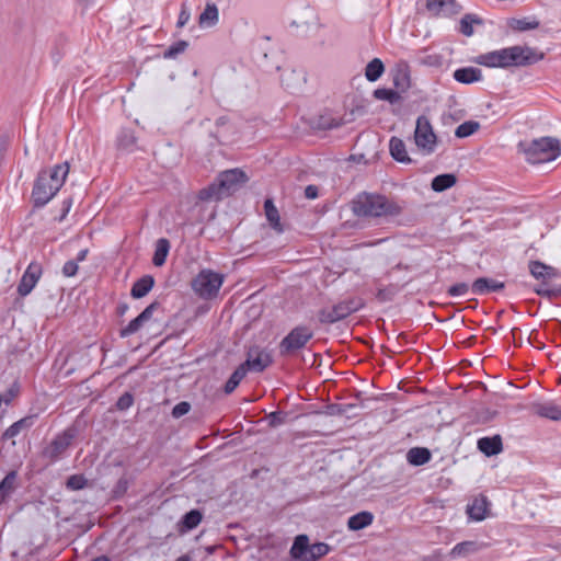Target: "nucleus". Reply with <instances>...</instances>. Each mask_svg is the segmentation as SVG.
<instances>
[{
  "label": "nucleus",
  "mask_w": 561,
  "mask_h": 561,
  "mask_svg": "<svg viewBox=\"0 0 561 561\" xmlns=\"http://www.w3.org/2000/svg\"><path fill=\"white\" fill-rule=\"evenodd\" d=\"M69 173L68 162L42 169L34 181L31 201L34 208L47 205L62 187Z\"/></svg>",
  "instance_id": "obj_1"
},
{
  "label": "nucleus",
  "mask_w": 561,
  "mask_h": 561,
  "mask_svg": "<svg viewBox=\"0 0 561 561\" xmlns=\"http://www.w3.org/2000/svg\"><path fill=\"white\" fill-rule=\"evenodd\" d=\"M355 216L364 218L396 217L402 214L403 206L378 193L362 192L351 202Z\"/></svg>",
  "instance_id": "obj_2"
},
{
  "label": "nucleus",
  "mask_w": 561,
  "mask_h": 561,
  "mask_svg": "<svg viewBox=\"0 0 561 561\" xmlns=\"http://www.w3.org/2000/svg\"><path fill=\"white\" fill-rule=\"evenodd\" d=\"M248 181L249 176L239 168L222 171L211 184L198 192V198L220 201L238 192Z\"/></svg>",
  "instance_id": "obj_3"
},
{
  "label": "nucleus",
  "mask_w": 561,
  "mask_h": 561,
  "mask_svg": "<svg viewBox=\"0 0 561 561\" xmlns=\"http://www.w3.org/2000/svg\"><path fill=\"white\" fill-rule=\"evenodd\" d=\"M517 148L526 161L533 164L553 161L561 154L560 141L552 137L519 141Z\"/></svg>",
  "instance_id": "obj_4"
},
{
  "label": "nucleus",
  "mask_w": 561,
  "mask_h": 561,
  "mask_svg": "<svg viewBox=\"0 0 561 561\" xmlns=\"http://www.w3.org/2000/svg\"><path fill=\"white\" fill-rule=\"evenodd\" d=\"M364 306L359 298H348L339 301L331 308H321L317 312L318 321L321 324H333L346 319Z\"/></svg>",
  "instance_id": "obj_5"
},
{
  "label": "nucleus",
  "mask_w": 561,
  "mask_h": 561,
  "mask_svg": "<svg viewBox=\"0 0 561 561\" xmlns=\"http://www.w3.org/2000/svg\"><path fill=\"white\" fill-rule=\"evenodd\" d=\"M225 275L211 270H202L192 280V288L203 299L217 297Z\"/></svg>",
  "instance_id": "obj_6"
},
{
  "label": "nucleus",
  "mask_w": 561,
  "mask_h": 561,
  "mask_svg": "<svg viewBox=\"0 0 561 561\" xmlns=\"http://www.w3.org/2000/svg\"><path fill=\"white\" fill-rule=\"evenodd\" d=\"M312 337L313 332L307 325H297L293 328L279 342V355L282 357L295 355L297 352L305 348Z\"/></svg>",
  "instance_id": "obj_7"
},
{
  "label": "nucleus",
  "mask_w": 561,
  "mask_h": 561,
  "mask_svg": "<svg viewBox=\"0 0 561 561\" xmlns=\"http://www.w3.org/2000/svg\"><path fill=\"white\" fill-rule=\"evenodd\" d=\"M272 351L266 346L250 344L245 346V360L241 363L251 373H263L273 364Z\"/></svg>",
  "instance_id": "obj_8"
},
{
  "label": "nucleus",
  "mask_w": 561,
  "mask_h": 561,
  "mask_svg": "<svg viewBox=\"0 0 561 561\" xmlns=\"http://www.w3.org/2000/svg\"><path fill=\"white\" fill-rule=\"evenodd\" d=\"M545 54L527 45H515L507 47L506 62L511 67H528L542 60Z\"/></svg>",
  "instance_id": "obj_9"
},
{
  "label": "nucleus",
  "mask_w": 561,
  "mask_h": 561,
  "mask_svg": "<svg viewBox=\"0 0 561 561\" xmlns=\"http://www.w3.org/2000/svg\"><path fill=\"white\" fill-rule=\"evenodd\" d=\"M414 141L417 148L425 154H431L435 151L437 136L425 115H421L416 119Z\"/></svg>",
  "instance_id": "obj_10"
},
{
  "label": "nucleus",
  "mask_w": 561,
  "mask_h": 561,
  "mask_svg": "<svg viewBox=\"0 0 561 561\" xmlns=\"http://www.w3.org/2000/svg\"><path fill=\"white\" fill-rule=\"evenodd\" d=\"M75 437L76 433L71 428H68L56 435L54 439L43 449L42 457L48 459L49 462H56L61 458L64 453L71 445Z\"/></svg>",
  "instance_id": "obj_11"
},
{
  "label": "nucleus",
  "mask_w": 561,
  "mask_h": 561,
  "mask_svg": "<svg viewBox=\"0 0 561 561\" xmlns=\"http://www.w3.org/2000/svg\"><path fill=\"white\" fill-rule=\"evenodd\" d=\"M161 308L162 306L158 300L152 301L135 319L129 321L126 327L119 330V337L125 339L137 333L152 318L153 312Z\"/></svg>",
  "instance_id": "obj_12"
},
{
  "label": "nucleus",
  "mask_w": 561,
  "mask_h": 561,
  "mask_svg": "<svg viewBox=\"0 0 561 561\" xmlns=\"http://www.w3.org/2000/svg\"><path fill=\"white\" fill-rule=\"evenodd\" d=\"M42 273V265L37 262H31L18 285V294L22 297L28 295L38 282Z\"/></svg>",
  "instance_id": "obj_13"
},
{
  "label": "nucleus",
  "mask_w": 561,
  "mask_h": 561,
  "mask_svg": "<svg viewBox=\"0 0 561 561\" xmlns=\"http://www.w3.org/2000/svg\"><path fill=\"white\" fill-rule=\"evenodd\" d=\"M425 8L433 15L451 16L458 14L462 7L456 0H426Z\"/></svg>",
  "instance_id": "obj_14"
},
{
  "label": "nucleus",
  "mask_w": 561,
  "mask_h": 561,
  "mask_svg": "<svg viewBox=\"0 0 561 561\" xmlns=\"http://www.w3.org/2000/svg\"><path fill=\"white\" fill-rule=\"evenodd\" d=\"M41 411V409H38L37 411H34L33 408L30 409L27 415L14 422L3 432L1 439L7 440L13 438L16 435H19L21 431L31 428L35 424Z\"/></svg>",
  "instance_id": "obj_15"
},
{
  "label": "nucleus",
  "mask_w": 561,
  "mask_h": 561,
  "mask_svg": "<svg viewBox=\"0 0 561 561\" xmlns=\"http://www.w3.org/2000/svg\"><path fill=\"white\" fill-rule=\"evenodd\" d=\"M530 274L536 279H541L542 286H548V280L560 276L558 268L547 265L541 261H530L528 264Z\"/></svg>",
  "instance_id": "obj_16"
},
{
  "label": "nucleus",
  "mask_w": 561,
  "mask_h": 561,
  "mask_svg": "<svg viewBox=\"0 0 561 561\" xmlns=\"http://www.w3.org/2000/svg\"><path fill=\"white\" fill-rule=\"evenodd\" d=\"M506 53L507 47L499 50L489 51L486 54H482L476 58V62L478 65L489 67V68H503L507 69L506 62Z\"/></svg>",
  "instance_id": "obj_17"
},
{
  "label": "nucleus",
  "mask_w": 561,
  "mask_h": 561,
  "mask_svg": "<svg viewBox=\"0 0 561 561\" xmlns=\"http://www.w3.org/2000/svg\"><path fill=\"white\" fill-rule=\"evenodd\" d=\"M505 288V283L489 277H479L473 280L471 291L476 295L499 293Z\"/></svg>",
  "instance_id": "obj_18"
},
{
  "label": "nucleus",
  "mask_w": 561,
  "mask_h": 561,
  "mask_svg": "<svg viewBox=\"0 0 561 561\" xmlns=\"http://www.w3.org/2000/svg\"><path fill=\"white\" fill-rule=\"evenodd\" d=\"M477 447L486 457L499 455L503 450L502 437L499 434L478 439Z\"/></svg>",
  "instance_id": "obj_19"
},
{
  "label": "nucleus",
  "mask_w": 561,
  "mask_h": 561,
  "mask_svg": "<svg viewBox=\"0 0 561 561\" xmlns=\"http://www.w3.org/2000/svg\"><path fill=\"white\" fill-rule=\"evenodd\" d=\"M531 410L540 417L561 421V404L554 402L534 403Z\"/></svg>",
  "instance_id": "obj_20"
},
{
  "label": "nucleus",
  "mask_w": 561,
  "mask_h": 561,
  "mask_svg": "<svg viewBox=\"0 0 561 561\" xmlns=\"http://www.w3.org/2000/svg\"><path fill=\"white\" fill-rule=\"evenodd\" d=\"M490 502L486 496L480 495L476 497L471 504L467 506L469 518L481 522L485 519Z\"/></svg>",
  "instance_id": "obj_21"
},
{
  "label": "nucleus",
  "mask_w": 561,
  "mask_h": 561,
  "mask_svg": "<svg viewBox=\"0 0 561 561\" xmlns=\"http://www.w3.org/2000/svg\"><path fill=\"white\" fill-rule=\"evenodd\" d=\"M156 284L154 277L146 274L138 278L131 286L130 296L134 299H140L147 296Z\"/></svg>",
  "instance_id": "obj_22"
},
{
  "label": "nucleus",
  "mask_w": 561,
  "mask_h": 561,
  "mask_svg": "<svg viewBox=\"0 0 561 561\" xmlns=\"http://www.w3.org/2000/svg\"><path fill=\"white\" fill-rule=\"evenodd\" d=\"M202 519L203 513L199 510L193 508L186 512L178 524L179 531L185 534L193 530L201 524Z\"/></svg>",
  "instance_id": "obj_23"
},
{
  "label": "nucleus",
  "mask_w": 561,
  "mask_h": 561,
  "mask_svg": "<svg viewBox=\"0 0 561 561\" xmlns=\"http://www.w3.org/2000/svg\"><path fill=\"white\" fill-rule=\"evenodd\" d=\"M453 77L459 83L471 84L482 79V71L476 67H462L456 69Z\"/></svg>",
  "instance_id": "obj_24"
},
{
  "label": "nucleus",
  "mask_w": 561,
  "mask_h": 561,
  "mask_svg": "<svg viewBox=\"0 0 561 561\" xmlns=\"http://www.w3.org/2000/svg\"><path fill=\"white\" fill-rule=\"evenodd\" d=\"M389 151L390 156L393 160L400 163H412L413 160L409 157L407 152L405 144L402 139L398 137H391L389 141Z\"/></svg>",
  "instance_id": "obj_25"
},
{
  "label": "nucleus",
  "mask_w": 561,
  "mask_h": 561,
  "mask_svg": "<svg viewBox=\"0 0 561 561\" xmlns=\"http://www.w3.org/2000/svg\"><path fill=\"white\" fill-rule=\"evenodd\" d=\"M116 147L125 152H134L137 149V138L134 130L123 128L116 137Z\"/></svg>",
  "instance_id": "obj_26"
},
{
  "label": "nucleus",
  "mask_w": 561,
  "mask_h": 561,
  "mask_svg": "<svg viewBox=\"0 0 561 561\" xmlns=\"http://www.w3.org/2000/svg\"><path fill=\"white\" fill-rule=\"evenodd\" d=\"M407 461L413 467L423 466L432 459V453L426 447H412L407 453Z\"/></svg>",
  "instance_id": "obj_27"
},
{
  "label": "nucleus",
  "mask_w": 561,
  "mask_h": 561,
  "mask_svg": "<svg viewBox=\"0 0 561 561\" xmlns=\"http://www.w3.org/2000/svg\"><path fill=\"white\" fill-rule=\"evenodd\" d=\"M309 538L307 535H298L294 542H293V546L290 548V557L294 559V560H298V561H306L307 560V556H308V552H309Z\"/></svg>",
  "instance_id": "obj_28"
},
{
  "label": "nucleus",
  "mask_w": 561,
  "mask_h": 561,
  "mask_svg": "<svg viewBox=\"0 0 561 561\" xmlns=\"http://www.w3.org/2000/svg\"><path fill=\"white\" fill-rule=\"evenodd\" d=\"M18 471L11 470L0 481V505L5 503L16 489Z\"/></svg>",
  "instance_id": "obj_29"
},
{
  "label": "nucleus",
  "mask_w": 561,
  "mask_h": 561,
  "mask_svg": "<svg viewBox=\"0 0 561 561\" xmlns=\"http://www.w3.org/2000/svg\"><path fill=\"white\" fill-rule=\"evenodd\" d=\"M171 243L167 238H160L156 241V248L152 256V264L157 267L164 265Z\"/></svg>",
  "instance_id": "obj_30"
},
{
  "label": "nucleus",
  "mask_w": 561,
  "mask_h": 561,
  "mask_svg": "<svg viewBox=\"0 0 561 561\" xmlns=\"http://www.w3.org/2000/svg\"><path fill=\"white\" fill-rule=\"evenodd\" d=\"M264 211H265L266 219L268 220L271 227L274 230H276L277 232H283L284 227L280 224L279 213H278V209L276 208V206L274 205V202L272 198H266L264 201Z\"/></svg>",
  "instance_id": "obj_31"
},
{
  "label": "nucleus",
  "mask_w": 561,
  "mask_h": 561,
  "mask_svg": "<svg viewBox=\"0 0 561 561\" xmlns=\"http://www.w3.org/2000/svg\"><path fill=\"white\" fill-rule=\"evenodd\" d=\"M374 520V515L370 512L362 511L352 515L347 520V527L351 530L357 531L369 526Z\"/></svg>",
  "instance_id": "obj_32"
},
{
  "label": "nucleus",
  "mask_w": 561,
  "mask_h": 561,
  "mask_svg": "<svg viewBox=\"0 0 561 561\" xmlns=\"http://www.w3.org/2000/svg\"><path fill=\"white\" fill-rule=\"evenodd\" d=\"M457 183V178L453 173H443L433 178L431 187L434 192L440 193L450 187H453Z\"/></svg>",
  "instance_id": "obj_33"
},
{
  "label": "nucleus",
  "mask_w": 561,
  "mask_h": 561,
  "mask_svg": "<svg viewBox=\"0 0 561 561\" xmlns=\"http://www.w3.org/2000/svg\"><path fill=\"white\" fill-rule=\"evenodd\" d=\"M392 83L399 93L405 92L411 85V78L408 68H398L393 71Z\"/></svg>",
  "instance_id": "obj_34"
},
{
  "label": "nucleus",
  "mask_w": 561,
  "mask_h": 561,
  "mask_svg": "<svg viewBox=\"0 0 561 561\" xmlns=\"http://www.w3.org/2000/svg\"><path fill=\"white\" fill-rule=\"evenodd\" d=\"M344 124L342 118L333 117L331 114L319 115L313 121V128L320 130H329L333 128H337Z\"/></svg>",
  "instance_id": "obj_35"
},
{
  "label": "nucleus",
  "mask_w": 561,
  "mask_h": 561,
  "mask_svg": "<svg viewBox=\"0 0 561 561\" xmlns=\"http://www.w3.org/2000/svg\"><path fill=\"white\" fill-rule=\"evenodd\" d=\"M249 371L243 367L242 364H240L234 371L230 375L228 380L226 381L224 386V391L226 394L232 393L237 387L240 385L242 379L247 376Z\"/></svg>",
  "instance_id": "obj_36"
},
{
  "label": "nucleus",
  "mask_w": 561,
  "mask_h": 561,
  "mask_svg": "<svg viewBox=\"0 0 561 561\" xmlns=\"http://www.w3.org/2000/svg\"><path fill=\"white\" fill-rule=\"evenodd\" d=\"M198 23L201 26H214L218 23V8L215 3H207L201 13Z\"/></svg>",
  "instance_id": "obj_37"
},
{
  "label": "nucleus",
  "mask_w": 561,
  "mask_h": 561,
  "mask_svg": "<svg viewBox=\"0 0 561 561\" xmlns=\"http://www.w3.org/2000/svg\"><path fill=\"white\" fill-rule=\"evenodd\" d=\"M385 72V65L379 58L370 60L365 68V77L369 82L377 81Z\"/></svg>",
  "instance_id": "obj_38"
},
{
  "label": "nucleus",
  "mask_w": 561,
  "mask_h": 561,
  "mask_svg": "<svg viewBox=\"0 0 561 561\" xmlns=\"http://www.w3.org/2000/svg\"><path fill=\"white\" fill-rule=\"evenodd\" d=\"M356 408L355 403H329L324 407L323 411H317V414H325L329 416H335V415H344L350 413L353 409Z\"/></svg>",
  "instance_id": "obj_39"
},
{
  "label": "nucleus",
  "mask_w": 561,
  "mask_h": 561,
  "mask_svg": "<svg viewBox=\"0 0 561 561\" xmlns=\"http://www.w3.org/2000/svg\"><path fill=\"white\" fill-rule=\"evenodd\" d=\"M472 24L482 25L483 20L478 16L477 14L467 13L465 14L460 20V33L465 36H471L473 35V27Z\"/></svg>",
  "instance_id": "obj_40"
},
{
  "label": "nucleus",
  "mask_w": 561,
  "mask_h": 561,
  "mask_svg": "<svg viewBox=\"0 0 561 561\" xmlns=\"http://www.w3.org/2000/svg\"><path fill=\"white\" fill-rule=\"evenodd\" d=\"M507 25L516 32H525L529 30L538 28L540 23L537 20L528 21L526 18L524 19H508Z\"/></svg>",
  "instance_id": "obj_41"
},
{
  "label": "nucleus",
  "mask_w": 561,
  "mask_h": 561,
  "mask_svg": "<svg viewBox=\"0 0 561 561\" xmlns=\"http://www.w3.org/2000/svg\"><path fill=\"white\" fill-rule=\"evenodd\" d=\"M479 550V545L476 541H462L457 543L453 549L450 554L453 557H467L472 554Z\"/></svg>",
  "instance_id": "obj_42"
},
{
  "label": "nucleus",
  "mask_w": 561,
  "mask_h": 561,
  "mask_svg": "<svg viewBox=\"0 0 561 561\" xmlns=\"http://www.w3.org/2000/svg\"><path fill=\"white\" fill-rule=\"evenodd\" d=\"M373 95L377 100L388 101L390 104H397L401 101V95L398 91L388 89V88H379L373 92Z\"/></svg>",
  "instance_id": "obj_43"
},
{
  "label": "nucleus",
  "mask_w": 561,
  "mask_h": 561,
  "mask_svg": "<svg viewBox=\"0 0 561 561\" xmlns=\"http://www.w3.org/2000/svg\"><path fill=\"white\" fill-rule=\"evenodd\" d=\"M401 287L397 284H389L386 287L379 288L376 293V299L379 302H388L399 294Z\"/></svg>",
  "instance_id": "obj_44"
},
{
  "label": "nucleus",
  "mask_w": 561,
  "mask_h": 561,
  "mask_svg": "<svg viewBox=\"0 0 561 561\" xmlns=\"http://www.w3.org/2000/svg\"><path fill=\"white\" fill-rule=\"evenodd\" d=\"M480 128V123L477 121H467L460 124L456 130L455 136L457 138H467L478 131Z\"/></svg>",
  "instance_id": "obj_45"
},
{
  "label": "nucleus",
  "mask_w": 561,
  "mask_h": 561,
  "mask_svg": "<svg viewBox=\"0 0 561 561\" xmlns=\"http://www.w3.org/2000/svg\"><path fill=\"white\" fill-rule=\"evenodd\" d=\"M309 552L306 561H317L329 553L330 547L324 542H317L309 546Z\"/></svg>",
  "instance_id": "obj_46"
},
{
  "label": "nucleus",
  "mask_w": 561,
  "mask_h": 561,
  "mask_svg": "<svg viewBox=\"0 0 561 561\" xmlns=\"http://www.w3.org/2000/svg\"><path fill=\"white\" fill-rule=\"evenodd\" d=\"M188 47V43L186 41H178L170 45L162 54L164 59H173L178 55L184 53Z\"/></svg>",
  "instance_id": "obj_47"
},
{
  "label": "nucleus",
  "mask_w": 561,
  "mask_h": 561,
  "mask_svg": "<svg viewBox=\"0 0 561 561\" xmlns=\"http://www.w3.org/2000/svg\"><path fill=\"white\" fill-rule=\"evenodd\" d=\"M88 485V479L81 474H71L66 480V488L71 491H79Z\"/></svg>",
  "instance_id": "obj_48"
},
{
  "label": "nucleus",
  "mask_w": 561,
  "mask_h": 561,
  "mask_svg": "<svg viewBox=\"0 0 561 561\" xmlns=\"http://www.w3.org/2000/svg\"><path fill=\"white\" fill-rule=\"evenodd\" d=\"M534 291L541 297H546L548 299H553L561 296V284L554 286L552 288H548L547 286L538 285L534 288Z\"/></svg>",
  "instance_id": "obj_49"
},
{
  "label": "nucleus",
  "mask_w": 561,
  "mask_h": 561,
  "mask_svg": "<svg viewBox=\"0 0 561 561\" xmlns=\"http://www.w3.org/2000/svg\"><path fill=\"white\" fill-rule=\"evenodd\" d=\"M134 394L129 391L124 392L116 401L115 409L117 411H127L134 404Z\"/></svg>",
  "instance_id": "obj_50"
},
{
  "label": "nucleus",
  "mask_w": 561,
  "mask_h": 561,
  "mask_svg": "<svg viewBox=\"0 0 561 561\" xmlns=\"http://www.w3.org/2000/svg\"><path fill=\"white\" fill-rule=\"evenodd\" d=\"M288 413L284 411H274L267 415L268 425L271 427H277L286 423Z\"/></svg>",
  "instance_id": "obj_51"
},
{
  "label": "nucleus",
  "mask_w": 561,
  "mask_h": 561,
  "mask_svg": "<svg viewBox=\"0 0 561 561\" xmlns=\"http://www.w3.org/2000/svg\"><path fill=\"white\" fill-rule=\"evenodd\" d=\"M469 289H471V287H469V285L467 283L461 282V283L451 285L447 289V295L450 297L463 296L469 291Z\"/></svg>",
  "instance_id": "obj_52"
},
{
  "label": "nucleus",
  "mask_w": 561,
  "mask_h": 561,
  "mask_svg": "<svg viewBox=\"0 0 561 561\" xmlns=\"http://www.w3.org/2000/svg\"><path fill=\"white\" fill-rule=\"evenodd\" d=\"M420 64L428 67H440L443 65V56L438 54H430L420 58Z\"/></svg>",
  "instance_id": "obj_53"
},
{
  "label": "nucleus",
  "mask_w": 561,
  "mask_h": 561,
  "mask_svg": "<svg viewBox=\"0 0 561 561\" xmlns=\"http://www.w3.org/2000/svg\"><path fill=\"white\" fill-rule=\"evenodd\" d=\"M20 394V385L18 381H14L11 387L3 393L2 402L9 405L13 399H15Z\"/></svg>",
  "instance_id": "obj_54"
},
{
  "label": "nucleus",
  "mask_w": 561,
  "mask_h": 561,
  "mask_svg": "<svg viewBox=\"0 0 561 561\" xmlns=\"http://www.w3.org/2000/svg\"><path fill=\"white\" fill-rule=\"evenodd\" d=\"M79 270V263L75 260L67 261L62 266V275L65 277H73L77 275Z\"/></svg>",
  "instance_id": "obj_55"
},
{
  "label": "nucleus",
  "mask_w": 561,
  "mask_h": 561,
  "mask_svg": "<svg viewBox=\"0 0 561 561\" xmlns=\"http://www.w3.org/2000/svg\"><path fill=\"white\" fill-rule=\"evenodd\" d=\"M191 410V404L186 401H181L176 403L171 412V415L175 419H179L185 414H187Z\"/></svg>",
  "instance_id": "obj_56"
},
{
  "label": "nucleus",
  "mask_w": 561,
  "mask_h": 561,
  "mask_svg": "<svg viewBox=\"0 0 561 561\" xmlns=\"http://www.w3.org/2000/svg\"><path fill=\"white\" fill-rule=\"evenodd\" d=\"M127 489H128V481L126 478H121L118 479V481L116 482L114 489H113V496L115 499H118L121 496H123L126 492H127Z\"/></svg>",
  "instance_id": "obj_57"
},
{
  "label": "nucleus",
  "mask_w": 561,
  "mask_h": 561,
  "mask_svg": "<svg viewBox=\"0 0 561 561\" xmlns=\"http://www.w3.org/2000/svg\"><path fill=\"white\" fill-rule=\"evenodd\" d=\"M306 11H307V18L308 19H300L299 21L294 20V21H291L290 26H295V27L305 26V27H308L310 25V20L309 19H312L314 16V14H313V10L311 8H309V7L306 8Z\"/></svg>",
  "instance_id": "obj_58"
},
{
  "label": "nucleus",
  "mask_w": 561,
  "mask_h": 561,
  "mask_svg": "<svg viewBox=\"0 0 561 561\" xmlns=\"http://www.w3.org/2000/svg\"><path fill=\"white\" fill-rule=\"evenodd\" d=\"M190 18H191L190 11L187 10L185 4H182V9L179 14L176 26L183 27L188 22Z\"/></svg>",
  "instance_id": "obj_59"
},
{
  "label": "nucleus",
  "mask_w": 561,
  "mask_h": 561,
  "mask_svg": "<svg viewBox=\"0 0 561 561\" xmlns=\"http://www.w3.org/2000/svg\"><path fill=\"white\" fill-rule=\"evenodd\" d=\"M319 196V187L317 185L310 184L305 188V197L308 199H314Z\"/></svg>",
  "instance_id": "obj_60"
},
{
  "label": "nucleus",
  "mask_w": 561,
  "mask_h": 561,
  "mask_svg": "<svg viewBox=\"0 0 561 561\" xmlns=\"http://www.w3.org/2000/svg\"><path fill=\"white\" fill-rule=\"evenodd\" d=\"M71 205H72V199L70 197L66 198L62 202L61 214H60V217L58 218L59 221H62L66 218L67 214L69 213V210L71 208Z\"/></svg>",
  "instance_id": "obj_61"
},
{
  "label": "nucleus",
  "mask_w": 561,
  "mask_h": 561,
  "mask_svg": "<svg viewBox=\"0 0 561 561\" xmlns=\"http://www.w3.org/2000/svg\"><path fill=\"white\" fill-rule=\"evenodd\" d=\"M129 309V306L127 302L125 301H122V302H118V305L116 306V314L117 317H123Z\"/></svg>",
  "instance_id": "obj_62"
},
{
  "label": "nucleus",
  "mask_w": 561,
  "mask_h": 561,
  "mask_svg": "<svg viewBox=\"0 0 561 561\" xmlns=\"http://www.w3.org/2000/svg\"><path fill=\"white\" fill-rule=\"evenodd\" d=\"M89 253V249H82L78 252L75 261H77L78 263L80 262H83L85 259H87V255Z\"/></svg>",
  "instance_id": "obj_63"
},
{
  "label": "nucleus",
  "mask_w": 561,
  "mask_h": 561,
  "mask_svg": "<svg viewBox=\"0 0 561 561\" xmlns=\"http://www.w3.org/2000/svg\"><path fill=\"white\" fill-rule=\"evenodd\" d=\"M229 122V118L228 116H220L216 119V126L217 127H221V126H225L226 124H228Z\"/></svg>",
  "instance_id": "obj_64"
}]
</instances>
